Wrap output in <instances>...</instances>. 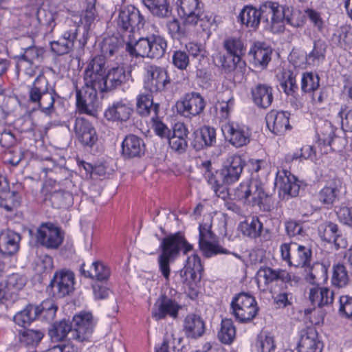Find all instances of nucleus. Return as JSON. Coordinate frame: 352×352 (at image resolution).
Segmentation results:
<instances>
[{
  "mask_svg": "<svg viewBox=\"0 0 352 352\" xmlns=\"http://www.w3.org/2000/svg\"><path fill=\"white\" fill-rule=\"evenodd\" d=\"M162 253L157 258L159 270L166 281L169 280L170 263L173 262L182 250L184 254L192 250V245L181 232L170 234L162 239L160 245Z\"/></svg>",
  "mask_w": 352,
  "mask_h": 352,
  "instance_id": "f257e3e1",
  "label": "nucleus"
},
{
  "mask_svg": "<svg viewBox=\"0 0 352 352\" xmlns=\"http://www.w3.org/2000/svg\"><path fill=\"white\" fill-rule=\"evenodd\" d=\"M167 42L160 35L152 34L137 38L129 35L125 50L133 57L160 58L165 54Z\"/></svg>",
  "mask_w": 352,
  "mask_h": 352,
  "instance_id": "f03ea898",
  "label": "nucleus"
},
{
  "mask_svg": "<svg viewBox=\"0 0 352 352\" xmlns=\"http://www.w3.org/2000/svg\"><path fill=\"white\" fill-rule=\"evenodd\" d=\"M28 101L34 104V110H40L45 114L52 113L55 100L58 96L43 74L38 75L28 86Z\"/></svg>",
  "mask_w": 352,
  "mask_h": 352,
  "instance_id": "7ed1b4c3",
  "label": "nucleus"
},
{
  "mask_svg": "<svg viewBox=\"0 0 352 352\" xmlns=\"http://www.w3.org/2000/svg\"><path fill=\"white\" fill-rule=\"evenodd\" d=\"M265 13L271 17L270 31L273 33L283 32L285 24L294 28L302 27L304 24L300 11H293L276 2H274L272 8H266Z\"/></svg>",
  "mask_w": 352,
  "mask_h": 352,
  "instance_id": "20e7f679",
  "label": "nucleus"
},
{
  "mask_svg": "<svg viewBox=\"0 0 352 352\" xmlns=\"http://www.w3.org/2000/svg\"><path fill=\"white\" fill-rule=\"evenodd\" d=\"M258 307L252 295L241 292L234 296L230 302V313L241 323L251 322L257 315Z\"/></svg>",
  "mask_w": 352,
  "mask_h": 352,
  "instance_id": "39448f33",
  "label": "nucleus"
},
{
  "mask_svg": "<svg viewBox=\"0 0 352 352\" xmlns=\"http://www.w3.org/2000/svg\"><path fill=\"white\" fill-rule=\"evenodd\" d=\"M234 199L242 201L244 204L260 207L267 199L262 183L256 179L241 182L234 189Z\"/></svg>",
  "mask_w": 352,
  "mask_h": 352,
  "instance_id": "423d86ee",
  "label": "nucleus"
},
{
  "mask_svg": "<svg viewBox=\"0 0 352 352\" xmlns=\"http://www.w3.org/2000/svg\"><path fill=\"white\" fill-rule=\"evenodd\" d=\"M105 64L102 56H96L89 62L84 71L85 85L96 88L101 93L107 91Z\"/></svg>",
  "mask_w": 352,
  "mask_h": 352,
  "instance_id": "0eeeda50",
  "label": "nucleus"
},
{
  "mask_svg": "<svg viewBox=\"0 0 352 352\" xmlns=\"http://www.w3.org/2000/svg\"><path fill=\"white\" fill-rule=\"evenodd\" d=\"M27 283V278L23 274L13 273L0 283V306H9L19 299V292Z\"/></svg>",
  "mask_w": 352,
  "mask_h": 352,
  "instance_id": "6e6552de",
  "label": "nucleus"
},
{
  "mask_svg": "<svg viewBox=\"0 0 352 352\" xmlns=\"http://www.w3.org/2000/svg\"><path fill=\"white\" fill-rule=\"evenodd\" d=\"M203 270L200 257L193 254L187 258L185 266L179 272L181 282L191 290L189 295L192 298L197 294L195 287L197 283L201 280Z\"/></svg>",
  "mask_w": 352,
  "mask_h": 352,
  "instance_id": "1a4fd4ad",
  "label": "nucleus"
},
{
  "mask_svg": "<svg viewBox=\"0 0 352 352\" xmlns=\"http://www.w3.org/2000/svg\"><path fill=\"white\" fill-rule=\"evenodd\" d=\"M206 106L205 98L196 91L184 94L176 102L177 113L186 118L191 119L201 114Z\"/></svg>",
  "mask_w": 352,
  "mask_h": 352,
  "instance_id": "9d476101",
  "label": "nucleus"
},
{
  "mask_svg": "<svg viewBox=\"0 0 352 352\" xmlns=\"http://www.w3.org/2000/svg\"><path fill=\"white\" fill-rule=\"evenodd\" d=\"M274 2L267 1L262 4L258 10L252 6H245L241 11L239 20L247 28L256 30L262 21L265 24V28L270 31L271 17L265 12V9L272 8Z\"/></svg>",
  "mask_w": 352,
  "mask_h": 352,
  "instance_id": "9b49d317",
  "label": "nucleus"
},
{
  "mask_svg": "<svg viewBox=\"0 0 352 352\" xmlns=\"http://www.w3.org/2000/svg\"><path fill=\"white\" fill-rule=\"evenodd\" d=\"M145 23L144 16L140 10L132 5L122 7L117 18V25L123 31L133 36L136 30L143 28Z\"/></svg>",
  "mask_w": 352,
  "mask_h": 352,
  "instance_id": "f8f14e48",
  "label": "nucleus"
},
{
  "mask_svg": "<svg viewBox=\"0 0 352 352\" xmlns=\"http://www.w3.org/2000/svg\"><path fill=\"white\" fill-rule=\"evenodd\" d=\"M168 72L163 67L149 65L146 69L144 78V87L151 93L164 91L170 84Z\"/></svg>",
  "mask_w": 352,
  "mask_h": 352,
  "instance_id": "ddd939ff",
  "label": "nucleus"
},
{
  "mask_svg": "<svg viewBox=\"0 0 352 352\" xmlns=\"http://www.w3.org/2000/svg\"><path fill=\"white\" fill-rule=\"evenodd\" d=\"M36 241L47 249H57L63 243L64 233L52 223H43L37 229Z\"/></svg>",
  "mask_w": 352,
  "mask_h": 352,
  "instance_id": "4468645a",
  "label": "nucleus"
},
{
  "mask_svg": "<svg viewBox=\"0 0 352 352\" xmlns=\"http://www.w3.org/2000/svg\"><path fill=\"white\" fill-rule=\"evenodd\" d=\"M74 274L71 271H60L56 272L51 280L47 291L53 297L62 298L69 295L74 291Z\"/></svg>",
  "mask_w": 352,
  "mask_h": 352,
  "instance_id": "2eb2a0df",
  "label": "nucleus"
},
{
  "mask_svg": "<svg viewBox=\"0 0 352 352\" xmlns=\"http://www.w3.org/2000/svg\"><path fill=\"white\" fill-rule=\"evenodd\" d=\"M199 246L204 256L212 257L217 254H229V251L214 241V234L211 231L210 226L200 224L199 226Z\"/></svg>",
  "mask_w": 352,
  "mask_h": 352,
  "instance_id": "dca6fc26",
  "label": "nucleus"
},
{
  "mask_svg": "<svg viewBox=\"0 0 352 352\" xmlns=\"http://www.w3.org/2000/svg\"><path fill=\"white\" fill-rule=\"evenodd\" d=\"M222 131L228 142L236 148L245 146L250 142L251 130L245 124L228 122L223 126Z\"/></svg>",
  "mask_w": 352,
  "mask_h": 352,
  "instance_id": "f3484780",
  "label": "nucleus"
},
{
  "mask_svg": "<svg viewBox=\"0 0 352 352\" xmlns=\"http://www.w3.org/2000/svg\"><path fill=\"white\" fill-rule=\"evenodd\" d=\"M76 107L80 113L94 115L98 104V92L99 89L85 85L79 89L76 87Z\"/></svg>",
  "mask_w": 352,
  "mask_h": 352,
  "instance_id": "a211bd4d",
  "label": "nucleus"
},
{
  "mask_svg": "<svg viewBox=\"0 0 352 352\" xmlns=\"http://www.w3.org/2000/svg\"><path fill=\"white\" fill-rule=\"evenodd\" d=\"M73 131L78 142L86 148H92L98 142V135L96 129L85 118H76Z\"/></svg>",
  "mask_w": 352,
  "mask_h": 352,
  "instance_id": "6ab92c4d",
  "label": "nucleus"
},
{
  "mask_svg": "<svg viewBox=\"0 0 352 352\" xmlns=\"http://www.w3.org/2000/svg\"><path fill=\"white\" fill-rule=\"evenodd\" d=\"M245 166V161L239 155H232L223 162L220 170L221 182L224 184H232L238 181Z\"/></svg>",
  "mask_w": 352,
  "mask_h": 352,
  "instance_id": "aec40b11",
  "label": "nucleus"
},
{
  "mask_svg": "<svg viewBox=\"0 0 352 352\" xmlns=\"http://www.w3.org/2000/svg\"><path fill=\"white\" fill-rule=\"evenodd\" d=\"M274 184L283 199L296 197L299 193L300 185L297 178L287 170H278Z\"/></svg>",
  "mask_w": 352,
  "mask_h": 352,
  "instance_id": "412c9836",
  "label": "nucleus"
},
{
  "mask_svg": "<svg viewBox=\"0 0 352 352\" xmlns=\"http://www.w3.org/2000/svg\"><path fill=\"white\" fill-rule=\"evenodd\" d=\"M72 339L79 342L87 340L94 329L93 316L90 313H80L73 318Z\"/></svg>",
  "mask_w": 352,
  "mask_h": 352,
  "instance_id": "4be33fe9",
  "label": "nucleus"
},
{
  "mask_svg": "<svg viewBox=\"0 0 352 352\" xmlns=\"http://www.w3.org/2000/svg\"><path fill=\"white\" fill-rule=\"evenodd\" d=\"M290 113L288 111L271 110L265 116L267 126L276 135H282L291 129L289 124Z\"/></svg>",
  "mask_w": 352,
  "mask_h": 352,
  "instance_id": "5701e85b",
  "label": "nucleus"
},
{
  "mask_svg": "<svg viewBox=\"0 0 352 352\" xmlns=\"http://www.w3.org/2000/svg\"><path fill=\"white\" fill-rule=\"evenodd\" d=\"M322 349L323 344L319 340L315 328L307 327L300 331L298 352H322Z\"/></svg>",
  "mask_w": 352,
  "mask_h": 352,
  "instance_id": "b1692460",
  "label": "nucleus"
},
{
  "mask_svg": "<svg viewBox=\"0 0 352 352\" xmlns=\"http://www.w3.org/2000/svg\"><path fill=\"white\" fill-rule=\"evenodd\" d=\"M179 305L175 300L166 295H162L156 301L152 311V316L156 320H160L169 316L176 318Z\"/></svg>",
  "mask_w": 352,
  "mask_h": 352,
  "instance_id": "393cba45",
  "label": "nucleus"
},
{
  "mask_svg": "<svg viewBox=\"0 0 352 352\" xmlns=\"http://www.w3.org/2000/svg\"><path fill=\"white\" fill-rule=\"evenodd\" d=\"M20 203L19 195L9 190L6 178L0 175V208L6 212H12L20 206Z\"/></svg>",
  "mask_w": 352,
  "mask_h": 352,
  "instance_id": "a878e982",
  "label": "nucleus"
},
{
  "mask_svg": "<svg viewBox=\"0 0 352 352\" xmlns=\"http://www.w3.org/2000/svg\"><path fill=\"white\" fill-rule=\"evenodd\" d=\"M251 99L259 109H267L274 100L273 88L267 85L258 83L250 89Z\"/></svg>",
  "mask_w": 352,
  "mask_h": 352,
  "instance_id": "bb28decb",
  "label": "nucleus"
},
{
  "mask_svg": "<svg viewBox=\"0 0 352 352\" xmlns=\"http://www.w3.org/2000/svg\"><path fill=\"white\" fill-rule=\"evenodd\" d=\"M177 6L184 25L194 23L197 19L196 14L203 8L201 0H177Z\"/></svg>",
  "mask_w": 352,
  "mask_h": 352,
  "instance_id": "cd10ccee",
  "label": "nucleus"
},
{
  "mask_svg": "<svg viewBox=\"0 0 352 352\" xmlns=\"http://www.w3.org/2000/svg\"><path fill=\"white\" fill-rule=\"evenodd\" d=\"M21 235L10 229L0 232V253L6 256L15 254L19 250Z\"/></svg>",
  "mask_w": 352,
  "mask_h": 352,
  "instance_id": "c85d7f7f",
  "label": "nucleus"
},
{
  "mask_svg": "<svg viewBox=\"0 0 352 352\" xmlns=\"http://www.w3.org/2000/svg\"><path fill=\"white\" fill-rule=\"evenodd\" d=\"M206 329V323L199 315L190 314L184 320L183 331L188 338L197 339L204 336Z\"/></svg>",
  "mask_w": 352,
  "mask_h": 352,
  "instance_id": "c756f323",
  "label": "nucleus"
},
{
  "mask_svg": "<svg viewBox=\"0 0 352 352\" xmlns=\"http://www.w3.org/2000/svg\"><path fill=\"white\" fill-rule=\"evenodd\" d=\"M145 144L143 140L135 135L126 136L122 143V154L124 157L131 159L140 157L144 153Z\"/></svg>",
  "mask_w": 352,
  "mask_h": 352,
  "instance_id": "7c9ffc66",
  "label": "nucleus"
},
{
  "mask_svg": "<svg viewBox=\"0 0 352 352\" xmlns=\"http://www.w3.org/2000/svg\"><path fill=\"white\" fill-rule=\"evenodd\" d=\"M342 181L340 179H333L327 185L324 186L318 194V201L330 208L338 199V195L342 188Z\"/></svg>",
  "mask_w": 352,
  "mask_h": 352,
  "instance_id": "2f4dec72",
  "label": "nucleus"
},
{
  "mask_svg": "<svg viewBox=\"0 0 352 352\" xmlns=\"http://www.w3.org/2000/svg\"><path fill=\"white\" fill-rule=\"evenodd\" d=\"M76 36V28L65 31L57 40L50 42L52 51L58 56L68 54L74 47Z\"/></svg>",
  "mask_w": 352,
  "mask_h": 352,
  "instance_id": "473e14b6",
  "label": "nucleus"
},
{
  "mask_svg": "<svg viewBox=\"0 0 352 352\" xmlns=\"http://www.w3.org/2000/svg\"><path fill=\"white\" fill-rule=\"evenodd\" d=\"M133 111L129 103L118 101L106 109L104 116L108 120L126 122L131 117Z\"/></svg>",
  "mask_w": 352,
  "mask_h": 352,
  "instance_id": "72a5a7b5",
  "label": "nucleus"
},
{
  "mask_svg": "<svg viewBox=\"0 0 352 352\" xmlns=\"http://www.w3.org/2000/svg\"><path fill=\"white\" fill-rule=\"evenodd\" d=\"M192 145L195 149L199 151L204 147L212 146L216 142V130L209 126H204L194 133Z\"/></svg>",
  "mask_w": 352,
  "mask_h": 352,
  "instance_id": "f704fd0d",
  "label": "nucleus"
},
{
  "mask_svg": "<svg viewBox=\"0 0 352 352\" xmlns=\"http://www.w3.org/2000/svg\"><path fill=\"white\" fill-rule=\"evenodd\" d=\"M272 51L264 43H255L250 48L248 55L255 66L265 67L271 60Z\"/></svg>",
  "mask_w": 352,
  "mask_h": 352,
  "instance_id": "c9c22d12",
  "label": "nucleus"
},
{
  "mask_svg": "<svg viewBox=\"0 0 352 352\" xmlns=\"http://www.w3.org/2000/svg\"><path fill=\"white\" fill-rule=\"evenodd\" d=\"M72 331H73L72 322L63 319L52 324L49 329L48 334L53 342H60L66 338L69 340H74L72 339Z\"/></svg>",
  "mask_w": 352,
  "mask_h": 352,
  "instance_id": "e433bc0d",
  "label": "nucleus"
},
{
  "mask_svg": "<svg viewBox=\"0 0 352 352\" xmlns=\"http://www.w3.org/2000/svg\"><path fill=\"white\" fill-rule=\"evenodd\" d=\"M309 298L313 305L318 307V309H314L312 311H309L311 314V322L315 324H320L323 321L324 317V314L320 309V307L324 306L321 287H314L311 288Z\"/></svg>",
  "mask_w": 352,
  "mask_h": 352,
  "instance_id": "4c0bfd02",
  "label": "nucleus"
},
{
  "mask_svg": "<svg viewBox=\"0 0 352 352\" xmlns=\"http://www.w3.org/2000/svg\"><path fill=\"white\" fill-rule=\"evenodd\" d=\"M257 276L258 278H263L266 285L277 280L284 283L292 280L291 275L286 270H274L269 267H261L257 272Z\"/></svg>",
  "mask_w": 352,
  "mask_h": 352,
  "instance_id": "58836bf2",
  "label": "nucleus"
},
{
  "mask_svg": "<svg viewBox=\"0 0 352 352\" xmlns=\"http://www.w3.org/2000/svg\"><path fill=\"white\" fill-rule=\"evenodd\" d=\"M80 270L85 277L96 278L98 280H107L110 276L109 268L99 261H94L89 266L83 263Z\"/></svg>",
  "mask_w": 352,
  "mask_h": 352,
  "instance_id": "ea45409f",
  "label": "nucleus"
},
{
  "mask_svg": "<svg viewBox=\"0 0 352 352\" xmlns=\"http://www.w3.org/2000/svg\"><path fill=\"white\" fill-rule=\"evenodd\" d=\"M160 109L159 104L153 103V97L151 94H140L137 98V112L141 116H152L158 115Z\"/></svg>",
  "mask_w": 352,
  "mask_h": 352,
  "instance_id": "a19ab883",
  "label": "nucleus"
},
{
  "mask_svg": "<svg viewBox=\"0 0 352 352\" xmlns=\"http://www.w3.org/2000/svg\"><path fill=\"white\" fill-rule=\"evenodd\" d=\"M127 79L128 75L123 67H112L106 74L107 91L121 86L126 82Z\"/></svg>",
  "mask_w": 352,
  "mask_h": 352,
  "instance_id": "79ce46f5",
  "label": "nucleus"
},
{
  "mask_svg": "<svg viewBox=\"0 0 352 352\" xmlns=\"http://www.w3.org/2000/svg\"><path fill=\"white\" fill-rule=\"evenodd\" d=\"M327 44L321 39L314 41V46L311 51L305 56L306 63L313 66H318L325 58Z\"/></svg>",
  "mask_w": 352,
  "mask_h": 352,
  "instance_id": "37998d69",
  "label": "nucleus"
},
{
  "mask_svg": "<svg viewBox=\"0 0 352 352\" xmlns=\"http://www.w3.org/2000/svg\"><path fill=\"white\" fill-rule=\"evenodd\" d=\"M142 3L155 16L168 18L172 14V8L168 0H142Z\"/></svg>",
  "mask_w": 352,
  "mask_h": 352,
  "instance_id": "c03bdc74",
  "label": "nucleus"
},
{
  "mask_svg": "<svg viewBox=\"0 0 352 352\" xmlns=\"http://www.w3.org/2000/svg\"><path fill=\"white\" fill-rule=\"evenodd\" d=\"M316 133L318 144L331 146L335 136V128L327 120H322L318 124Z\"/></svg>",
  "mask_w": 352,
  "mask_h": 352,
  "instance_id": "a18cd8bd",
  "label": "nucleus"
},
{
  "mask_svg": "<svg viewBox=\"0 0 352 352\" xmlns=\"http://www.w3.org/2000/svg\"><path fill=\"white\" fill-rule=\"evenodd\" d=\"M296 250L293 251L289 266L305 267L309 266L311 258V250L309 248L296 243Z\"/></svg>",
  "mask_w": 352,
  "mask_h": 352,
  "instance_id": "49530a36",
  "label": "nucleus"
},
{
  "mask_svg": "<svg viewBox=\"0 0 352 352\" xmlns=\"http://www.w3.org/2000/svg\"><path fill=\"white\" fill-rule=\"evenodd\" d=\"M223 47L228 54L241 59L245 54V46L240 36H230L223 41Z\"/></svg>",
  "mask_w": 352,
  "mask_h": 352,
  "instance_id": "de8ad7c7",
  "label": "nucleus"
},
{
  "mask_svg": "<svg viewBox=\"0 0 352 352\" xmlns=\"http://www.w3.org/2000/svg\"><path fill=\"white\" fill-rule=\"evenodd\" d=\"M38 316V308L36 305H28L23 310L14 316V322L19 326L25 327Z\"/></svg>",
  "mask_w": 352,
  "mask_h": 352,
  "instance_id": "09e8293b",
  "label": "nucleus"
},
{
  "mask_svg": "<svg viewBox=\"0 0 352 352\" xmlns=\"http://www.w3.org/2000/svg\"><path fill=\"white\" fill-rule=\"evenodd\" d=\"M239 228L243 235L251 239H256L261 236L263 230V223L258 217H252L250 221L241 222Z\"/></svg>",
  "mask_w": 352,
  "mask_h": 352,
  "instance_id": "8fccbe9b",
  "label": "nucleus"
},
{
  "mask_svg": "<svg viewBox=\"0 0 352 352\" xmlns=\"http://www.w3.org/2000/svg\"><path fill=\"white\" fill-rule=\"evenodd\" d=\"M215 59L217 60L221 70L225 73H230L233 72L237 65L241 67V65H244V62L238 57H234L230 54L217 53L215 56Z\"/></svg>",
  "mask_w": 352,
  "mask_h": 352,
  "instance_id": "3c124183",
  "label": "nucleus"
},
{
  "mask_svg": "<svg viewBox=\"0 0 352 352\" xmlns=\"http://www.w3.org/2000/svg\"><path fill=\"white\" fill-rule=\"evenodd\" d=\"M217 337L223 344H230L233 342L236 337V328L231 319L225 318L221 320Z\"/></svg>",
  "mask_w": 352,
  "mask_h": 352,
  "instance_id": "603ef678",
  "label": "nucleus"
},
{
  "mask_svg": "<svg viewBox=\"0 0 352 352\" xmlns=\"http://www.w3.org/2000/svg\"><path fill=\"white\" fill-rule=\"evenodd\" d=\"M50 199L54 208H69L74 203L73 192L56 190L51 194Z\"/></svg>",
  "mask_w": 352,
  "mask_h": 352,
  "instance_id": "864d4df0",
  "label": "nucleus"
},
{
  "mask_svg": "<svg viewBox=\"0 0 352 352\" xmlns=\"http://www.w3.org/2000/svg\"><path fill=\"white\" fill-rule=\"evenodd\" d=\"M31 45L23 48V53L19 55L18 58V63L21 64L22 62H26L30 65H34L36 62L39 61L43 54V50L34 45L33 39H30Z\"/></svg>",
  "mask_w": 352,
  "mask_h": 352,
  "instance_id": "5fc2aeb1",
  "label": "nucleus"
},
{
  "mask_svg": "<svg viewBox=\"0 0 352 352\" xmlns=\"http://www.w3.org/2000/svg\"><path fill=\"white\" fill-rule=\"evenodd\" d=\"M331 284L337 288H343L349 283V276L346 267L343 264H336L333 266Z\"/></svg>",
  "mask_w": 352,
  "mask_h": 352,
  "instance_id": "6e6d98bb",
  "label": "nucleus"
},
{
  "mask_svg": "<svg viewBox=\"0 0 352 352\" xmlns=\"http://www.w3.org/2000/svg\"><path fill=\"white\" fill-rule=\"evenodd\" d=\"M338 226L330 221L321 222L318 226V234L321 240L327 243H332L336 234L338 233Z\"/></svg>",
  "mask_w": 352,
  "mask_h": 352,
  "instance_id": "4d7b16f0",
  "label": "nucleus"
},
{
  "mask_svg": "<svg viewBox=\"0 0 352 352\" xmlns=\"http://www.w3.org/2000/svg\"><path fill=\"white\" fill-rule=\"evenodd\" d=\"M43 333L39 330L25 329L19 333V342L25 346H36L42 340Z\"/></svg>",
  "mask_w": 352,
  "mask_h": 352,
  "instance_id": "13d9d810",
  "label": "nucleus"
},
{
  "mask_svg": "<svg viewBox=\"0 0 352 352\" xmlns=\"http://www.w3.org/2000/svg\"><path fill=\"white\" fill-rule=\"evenodd\" d=\"M257 352H274L276 349L274 338L267 332L261 333L255 344Z\"/></svg>",
  "mask_w": 352,
  "mask_h": 352,
  "instance_id": "bf43d9fd",
  "label": "nucleus"
},
{
  "mask_svg": "<svg viewBox=\"0 0 352 352\" xmlns=\"http://www.w3.org/2000/svg\"><path fill=\"white\" fill-rule=\"evenodd\" d=\"M195 22L192 24H186L185 26H196L199 25L203 31L210 30L215 23V16L210 12L202 11L196 14Z\"/></svg>",
  "mask_w": 352,
  "mask_h": 352,
  "instance_id": "052dcab7",
  "label": "nucleus"
},
{
  "mask_svg": "<svg viewBox=\"0 0 352 352\" xmlns=\"http://www.w3.org/2000/svg\"><path fill=\"white\" fill-rule=\"evenodd\" d=\"M320 78L317 74L312 72H305L301 79V90L304 93H311L319 87Z\"/></svg>",
  "mask_w": 352,
  "mask_h": 352,
  "instance_id": "680f3d73",
  "label": "nucleus"
},
{
  "mask_svg": "<svg viewBox=\"0 0 352 352\" xmlns=\"http://www.w3.org/2000/svg\"><path fill=\"white\" fill-rule=\"evenodd\" d=\"M120 47V41L118 38L115 36L108 37L103 40L101 45V52L102 56L111 57L116 54Z\"/></svg>",
  "mask_w": 352,
  "mask_h": 352,
  "instance_id": "e2e57ef3",
  "label": "nucleus"
},
{
  "mask_svg": "<svg viewBox=\"0 0 352 352\" xmlns=\"http://www.w3.org/2000/svg\"><path fill=\"white\" fill-rule=\"evenodd\" d=\"M38 308V316H41L47 320H52L54 318L57 311V307L52 300L43 301Z\"/></svg>",
  "mask_w": 352,
  "mask_h": 352,
  "instance_id": "0e129e2a",
  "label": "nucleus"
},
{
  "mask_svg": "<svg viewBox=\"0 0 352 352\" xmlns=\"http://www.w3.org/2000/svg\"><path fill=\"white\" fill-rule=\"evenodd\" d=\"M305 16L309 19L314 28L317 31L322 32L324 28V21L321 16V14L316 10L307 8L305 10Z\"/></svg>",
  "mask_w": 352,
  "mask_h": 352,
  "instance_id": "69168bd1",
  "label": "nucleus"
},
{
  "mask_svg": "<svg viewBox=\"0 0 352 352\" xmlns=\"http://www.w3.org/2000/svg\"><path fill=\"white\" fill-rule=\"evenodd\" d=\"M280 86L288 96H294L298 89L296 78L292 73H289L287 77H284V80L280 82Z\"/></svg>",
  "mask_w": 352,
  "mask_h": 352,
  "instance_id": "338daca9",
  "label": "nucleus"
},
{
  "mask_svg": "<svg viewBox=\"0 0 352 352\" xmlns=\"http://www.w3.org/2000/svg\"><path fill=\"white\" fill-rule=\"evenodd\" d=\"M172 63L177 69L184 70L189 65V56L184 51H174L172 56Z\"/></svg>",
  "mask_w": 352,
  "mask_h": 352,
  "instance_id": "774afa93",
  "label": "nucleus"
}]
</instances>
